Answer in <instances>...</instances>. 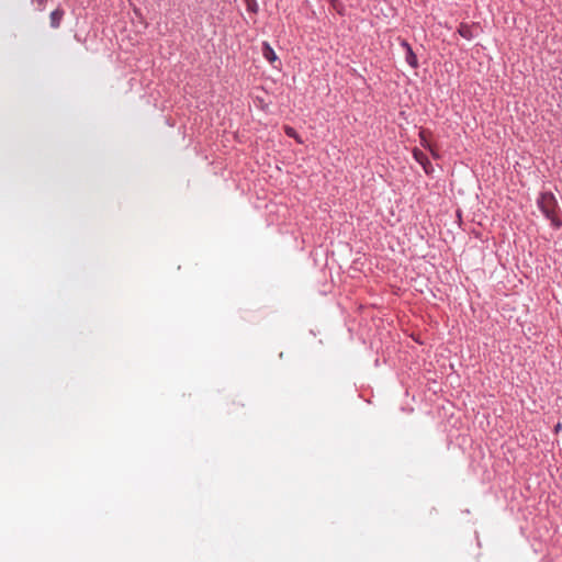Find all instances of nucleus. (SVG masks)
<instances>
[{
    "instance_id": "obj_3",
    "label": "nucleus",
    "mask_w": 562,
    "mask_h": 562,
    "mask_svg": "<svg viewBox=\"0 0 562 562\" xmlns=\"http://www.w3.org/2000/svg\"><path fill=\"white\" fill-rule=\"evenodd\" d=\"M458 33L461 37L470 41L472 38L475 37V33H474V29L473 26L467 24V23H461L459 29H458Z\"/></svg>"
},
{
    "instance_id": "obj_1",
    "label": "nucleus",
    "mask_w": 562,
    "mask_h": 562,
    "mask_svg": "<svg viewBox=\"0 0 562 562\" xmlns=\"http://www.w3.org/2000/svg\"><path fill=\"white\" fill-rule=\"evenodd\" d=\"M537 205L555 229L562 226V220L558 216V201L552 192H542L537 200Z\"/></svg>"
},
{
    "instance_id": "obj_7",
    "label": "nucleus",
    "mask_w": 562,
    "mask_h": 562,
    "mask_svg": "<svg viewBox=\"0 0 562 562\" xmlns=\"http://www.w3.org/2000/svg\"><path fill=\"white\" fill-rule=\"evenodd\" d=\"M246 4L247 11L250 13H258L259 11V4L257 0H243Z\"/></svg>"
},
{
    "instance_id": "obj_8",
    "label": "nucleus",
    "mask_w": 562,
    "mask_h": 562,
    "mask_svg": "<svg viewBox=\"0 0 562 562\" xmlns=\"http://www.w3.org/2000/svg\"><path fill=\"white\" fill-rule=\"evenodd\" d=\"M285 133L290 137H296V132L292 127H286Z\"/></svg>"
},
{
    "instance_id": "obj_9",
    "label": "nucleus",
    "mask_w": 562,
    "mask_h": 562,
    "mask_svg": "<svg viewBox=\"0 0 562 562\" xmlns=\"http://www.w3.org/2000/svg\"><path fill=\"white\" fill-rule=\"evenodd\" d=\"M561 430H562V423H558V424L554 426V432H555V434H559Z\"/></svg>"
},
{
    "instance_id": "obj_6",
    "label": "nucleus",
    "mask_w": 562,
    "mask_h": 562,
    "mask_svg": "<svg viewBox=\"0 0 562 562\" xmlns=\"http://www.w3.org/2000/svg\"><path fill=\"white\" fill-rule=\"evenodd\" d=\"M414 157L420 165H423L425 171L428 172L426 165H429V161L427 157L419 150L414 151Z\"/></svg>"
},
{
    "instance_id": "obj_5",
    "label": "nucleus",
    "mask_w": 562,
    "mask_h": 562,
    "mask_svg": "<svg viewBox=\"0 0 562 562\" xmlns=\"http://www.w3.org/2000/svg\"><path fill=\"white\" fill-rule=\"evenodd\" d=\"M63 16H64V10H61V9H56V10H54V11L50 13V15H49V19H50V26H52L53 29H57V27H59Z\"/></svg>"
},
{
    "instance_id": "obj_4",
    "label": "nucleus",
    "mask_w": 562,
    "mask_h": 562,
    "mask_svg": "<svg viewBox=\"0 0 562 562\" xmlns=\"http://www.w3.org/2000/svg\"><path fill=\"white\" fill-rule=\"evenodd\" d=\"M262 55L269 63H273L278 59L274 49L268 42L262 43Z\"/></svg>"
},
{
    "instance_id": "obj_2",
    "label": "nucleus",
    "mask_w": 562,
    "mask_h": 562,
    "mask_svg": "<svg viewBox=\"0 0 562 562\" xmlns=\"http://www.w3.org/2000/svg\"><path fill=\"white\" fill-rule=\"evenodd\" d=\"M401 46L405 49V60L412 68L418 67V59L416 54L414 53L412 46L407 43V41L403 40L401 42Z\"/></svg>"
}]
</instances>
